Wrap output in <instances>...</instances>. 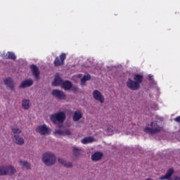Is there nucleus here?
Returning <instances> with one entry per match:
<instances>
[{
    "label": "nucleus",
    "instance_id": "obj_1",
    "mask_svg": "<svg viewBox=\"0 0 180 180\" xmlns=\"http://www.w3.org/2000/svg\"><path fill=\"white\" fill-rule=\"evenodd\" d=\"M41 161L44 165L51 167V165H54V164H56L57 158H56V155H54V153L51 152H46L42 154Z\"/></svg>",
    "mask_w": 180,
    "mask_h": 180
},
{
    "label": "nucleus",
    "instance_id": "obj_2",
    "mask_svg": "<svg viewBox=\"0 0 180 180\" xmlns=\"http://www.w3.org/2000/svg\"><path fill=\"white\" fill-rule=\"evenodd\" d=\"M49 117H50V120L53 123V124L60 125L64 123L67 116L64 111H60L51 115Z\"/></svg>",
    "mask_w": 180,
    "mask_h": 180
},
{
    "label": "nucleus",
    "instance_id": "obj_3",
    "mask_svg": "<svg viewBox=\"0 0 180 180\" xmlns=\"http://www.w3.org/2000/svg\"><path fill=\"white\" fill-rule=\"evenodd\" d=\"M162 130V127L158 124V121H153L150 123L149 127L144 128L143 131L147 134H155L160 133Z\"/></svg>",
    "mask_w": 180,
    "mask_h": 180
},
{
    "label": "nucleus",
    "instance_id": "obj_4",
    "mask_svg": "<svg viewBox=\"0 0 180 180\" xmlns=\"http://www.w3.org/2000/svg\"><path fill=\"white\" fill-rule=\"evenodd\" d=\"M37 133L41 134V136H47L51 133V129L47 127L45 124L39 125L36 128Z\"/></svg>",
    "mask_w": 180,
    "mask_h": 180
},
{
    "label": "nucleus",
    "instance_id": "obj_5",
    "mask_svg": "<svg viewBox=\"0 0 180 180\" xmlns=\"http://www.w3.org/2000/svg\"><path fill=\"white\" fill-rule=\"evenodd\" d=\"M174 174V169H169L167 170V173L164 176H161L159 177V179L160 180H180V177L178 176H174L172 179L171 177Z\"/></svg>",
    "mask_w": 180,
    "mask_h": 180
},
{
    "label": "nucleus",
    "instance_id": "obj_6",
    "mask_svg": "<svg viewBox=\"0 0 180 180\" xmlns=\"http://www.w3.org/2000/svg\"><path fill=\"white\" fill-rule=\"evenodd\" d=\"M127 86L129 89H131V91H137L138 89H140V84L131 79H128L127 82Z\"/></svg>",
    "mask_w": 180,
    "mask_h": 180
},
{
    "label": "nucleus",
    "instance_id": "obj_7",
    "mask_svg": "<svg viewBox=\"0 0 180 180\" xmlns=\"http://www.w3.org/2000/svg\"><path fill=\"white\" fill-rule=\"evenodd\" d=\"M92 95L94 99H95V101H98L100 103H103V102H105V97L99 90H94Z\"/></svg>",
    "mask_w": 180,
    "mask_h": 180
},
{
    "label": "nucleus",
    "instance_id": "obj_8",
    "mask_svg": "<svg viewBox=\"0 0 180 180\" xmlns=\"http://www.w3.org/2000/svg\"><path fill=\"white\" fill-rule=\"evenodd\" d=\"M16 172H18V170H16V168L13 167V165H6V176H12V175H15Z\"/></svg>",
    "mask_w": 180,
    "mask_h": 180
},
{
    "label": "nucleus",
    "instance_id": "obj_9",
    "mask_svg": "<svg viewBox=\"0 0 180 180\" xmlns=\"http://www.w3.org/2000/svg\"><path fill=\"white\" fill-rule=\"evenodd\" d=\"M4 84L11 89V91H15V82L11 77H8L4 79Z\"/></svg>",
    "mask_w": 180,
    "mask_h": 180
},
{
    "label": "nucleus",
    "instance_id": "obj_10",
    "mask_svg": "<svg viewBox=\"0 0 180 180\" xmlns=\"http://www.w3.org/2000/svg\"><path fill=\"white\" fill-rule=\"evenodd\" d=\"M52 95L53 96H55V98H57L58 99H65L66 96L65 94H64V91L58 89H54L52 91Z\"/></svg>",
    "mask_w": 180,
    "mask_h": 180
},
{
    "label": "nucleus",
    "instance_id": "obj_11",
    "mask_svg": "<svg viewBox=\"0 0 180 180\" xmlns=\"http://www.w3.org/2000/svg\"><path fill=\"white\" fill-rule=\"evenodd\" d=\"M13 141L18 146H23L25 144V138L19 135H14L13 136Z\"/></svg>",
    "mask_w": 180,
    "mask_h": 180
},
{
    "label": "nucleus",
    "instance_id": "obj_12",
    "mask_svg": "<svg viewBox=\"0 0 180 180\" xmlns=\"http://www.w3.org/2000/svg\"><path fill=\"white\" fill-rule=\"evenodd\" d=\"M31 70L32 71V74L36 79H39L40 78V71H39V68L35 65H32L31 66Z\"/></svg>",
    "mask_w": 180,
    "mask_h": 180
},
{
    "label": "nucleus",
    "instance_id": "obj_13",
    "mask_svg": "<svg viewBox=\"0 0 180 180\" xmlns=\"http://www.w3.org/2000/svg\"><path fill=\"white\" fill-rule=\"evenodd\" d=\"M63 79H61V77H60V76L58 75H56L55 76V79L53 80V82H52V85L53 86H61L63 85Z\"/></svg>",
    "mask_w": 180,
    "mask_h": 180
},
{
    "label": "nucleus",
    "instance_id": "obj_14",
    "mask_svg": "<svg viewBox=\"0 0 180 180\" xmlns=\"http://www.w3.org/2000/svg\"><path fill=\"white\" fill-rule=\"evenodd\" d=\"M33 84V79H28L22 82V83L20 85V88H27L29 86H32Z\"/></svg>",
    "mask_w": 180,
    "mask_h": 180
},
{
    "label": "nucleus",
    "instance_id": "obj_15",
    "mask_svg": "<svg viewBox=\"0 0 180 180\" xmlns=\"http://www.w3.org/2000/svg\"><path fill=\"white\" fill-rule=\"evenodd\" d=\"M103 157V153L102 152H95L91 154L92 161H99Z\"/></svg>",
    "mask_w": 180,
    "mask_h": 180
},
{
    "label": "nucleus",
    "instance_id": "obj_16",
    "mask_svg": "<svg viewBox=\"0 0 180 180\" xmlns=\"http://www.w3.org/2000/svg\"><path fill=\"white\" fill-rule=\"evenodd\" d=\"M18 163L20 164V165L21 167H23L24 168H26V169H32V165L26 160L20 159L18 160Z\"/></svg>",
    "mask_w": 180,
    "mask_h": 180
},
{
    "label": "nucleus",
    "instance_id": "obj_17",
    "mask_svg": "<svg viewBox=\"0 0 180 180\" xmlns=\"http://www.w3.org/2000/svg\"><path fill=\"white\" fill-rule=\"evenodd\" d=\"M1 56L4 58H6L8 60H16V56H15V53L12 52H8L7 53H1Z\"/></svg>",
    "mask_w": 180,
    "mask_h": 180
},
{
    "label": "nucleus",
    "instance_id": "obj_18",
    "mask_svg": "<svg viewBox=\"0 0 180 180\" xmlns=\"http://www.w3.org/2000/svg\"><path fill=\"white\" fill-rule=\"evenodd\" d=\"M61 88L65 89V91H70L72 88V83L70 81L63 82Z\"/></svg>",
    "mask_w": 180,
    "mask_h": 180
},
{
    "label": "nucleus",
    "instance_id": "obj_19",
    "mask_svg": "<svg viewBox=\"0 0 180 180\" xmlns=\"http://www.w3.org/2000/svg\"><path fill=\"white\" fill-rule=\"evenodd\" d=\"M32 106V103L29 99H23L22 101V108H24L25 110H27Z\"/></svg>",
    "mask_w": 180,
    "mask_h": 180
},
{
    "label": "nucleus",
    "instance_id": "obj_20",
    "mask_svg": "<svg viewBox=\"0 0 180 180\" xmlns=\"http://www.w3.org/2000/svg\"><path fill=\"white\" fill-rule=\"evenodd\" d=\"M59 164H61L65 168H72V162H67V160H64L63 159L59 158L58 159Z\"/></svg>",
    "mask_w": 180,
    "mask_h": 180
},
{
    "label": "nucleus",
    "instance_id": "obj_21",
    "mask_svg": "<svg viewBox=\"0 0 180 180\" xmlns=\"http://www.w3.org/2000/svg\"><path fill=\"white\" fill-rule=\"evenodd\" d=\"M73 121L74 122H78V120H80V119H82V112L81 111H75L73 114Z\"/></svg>",
    "mask_w": 180,
    "mask_h": 180
},
{
    "label": "nucleus",
    "instance_id": "obj_22",
    "mask_svg": "<svg viewBox=\"0 0 180 180\" xmlns=\"http://www.w3.org/2000/svg\"><path fill=\"white\" fill-rule=\"evenodd\" d=\"M82 153H84L82 148L78 147L73 148V155L75 157H79L80 155H82Z\"/></svg>",
    "mask_w": 180,
    "mask_h": 180
},
{
    "label": "nucleus",
    "instance_id": "obj_23",
    "mask_svg": "<svg viewBox=\"0 0 180 180\" xmlns=\"http://www.w3.org/2000/svg\"><path fill=\"white\" fill-rule=\"evenodd\" d=\"M94 141H96V140L92 136L85 137L82 140V144H89V143H94Z\"/></svg>",
    "mask_w": 180,
    "mask_h": 180
},
{
    "label": "nucleus",
    "instance_id": "obj_24",
    "mask_svg": "<svg viewBox=\"0 0 180 180\" xmlns=\"http://www.w3.org/2000/svg\"><path fill=\"white\" fill-rule=\"evenodd\" d=\"M134 79L135 82H138L139 84L140 85V84L143 82V75H139V74L134 75Z\"/></svg>",
    "mask_w": 180,
    "mask_h": 180
},
{
    "label": "nucleus",
    "instance_id": "obj_25",
    "mask_svg": "<svg viewBox=\"0 0 180 180\" xmlns=\"http://www.w3.org/2000/svg\"><path fill=\"white\" fill-rule=\"evenodd\" d=\"M107 131L110 135L115 134V133H119L113 126H108L107 127Z\"/></svg>",
    "mask_w": 180,
    "mask_h": 180
},
{
    "label": "nucleus",
    "instance_id": "obj_26",
    "mask_svg": "<svg viewBox=\"0 0 180 180\" xmlns=\"http://www.w3.org/2000/svg\"><path fill=\"white\" fill-rule=\"evenodd\" d=\"M12 131L14 134H20V133H22V129L15 125L12 127Z\"/></svg>",
    "mask_w": 180,
    "mask_h": 180
},
{
    "label": "nucleus",
    "instance_id": "obj_27",
    "mask_svg": "<svg viewBox=\"0 0 180 180\" xmlns=\"http://www.w3.org/2000/svg\"><path fill=\"white\" fill-rule=\"evenodd\" d=\"M0 176H6V165L0 166Z\"/></svg>",
    "mask_w": 180,
    "mask_h": 180
},
{
    "label": "nucleus",
    "instance_id": "obj_28",
    "mask_svg": "<svg viewBox=\"0 0 180 180\" xmlns=\"http://www.w3.org/2000/svg\"><path fill=\"white\" fill-rule=\"evenodd\" d=\"M89 79H91V75H84L81 79L82 85H84L86 82V81H89Z\"/></svg>",
    "mask_w": 180,
    "mask_h": 180
},
{
    "label": "nucleus",
    "instance_id": "obj_29",
    "mask_svg": "<svg viewBox=\"0 0 180 180\" xmlns=\"http://www.w3.org/2000/svg\"><path fill=\"white\" fill-rule=\"evenodd\" d=\"M54 64L56 67H57L58 65H63L64 63L61 60H60V58H58V57H57L54 60Z\"/></svg>",
    "mask_w": 180,
    "mask_h": 180
},
{
    "label": "nucleus",
    "instance_id": "obj_30",
    "mask_svg": "<svg viewBox=\"0 0 180 180\" xmlns=\"http://www.w3.org/2000/svg\"><path fill=\"white\" fill-rule=\"evenodd\" d=\"M64 130L63 129H56L54 131L55 136H63Z\"/></svg>",
    "mask_w": 180,
    "mask_h": 180
},
{
    "label": "nucleus",
    "instance_id": "obj_31",
    "mask_svg": "<svg viewBox=\"0 0 180 180\" xmlns=\"http://www.w3.org/2000/svg\"><path fill=\"white\" fill-rule=\"evenodd\" d=\"M72 133V131H71L70 129H63V136H71Z\"/></svg>",
    "mask_w": 180,
    "mask_h": 180
},
{
    "label": "nucleus",
    "instance_id": "obj_32",
    "mask_svg": "<svg viewBox=\"0 0 180 180\" xmlns=\"http://www.w3.org/2000/svg\"><path fill=\"white\" fill-rule=\"evenodd\" d=\"M66 56H65V53H62L60 56V60L61 62L64 64V60H65L66 58Z\"/></svg>",
    "mask_w": 180,
    "mask_h": 180
},
{
    "label": "nucleus",
    "instance_id": "obj_33",
    "mask_svg": "<svg viewBox=\"0 0 180 180\" xmlns=\"http://www.w3.org/2000/svg\"><path fill=\"white\" fill-rule=\"evenodd\" d=\"M175 122H177L178 123H180V116L174 118Z\"/></svg>",
    "mask_w": 180,
    "mask_h": 180
},
{
    "label": "nucleus",
    "instance_id": "obj_34",
    "mask_svg": "<svg viewBox=\"0 0 180 180\" xmlns=\"http://www.w3.org/2000/svg\"><path fill=\"white\" fill-rule=\"evenodd\" d=\"M153 77H154L153 75H148V78L150 81H154V79L153 78Z\"/></svg>",
    "mask_w": 180,
    "mask_h": 180
}]
</instances>
